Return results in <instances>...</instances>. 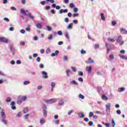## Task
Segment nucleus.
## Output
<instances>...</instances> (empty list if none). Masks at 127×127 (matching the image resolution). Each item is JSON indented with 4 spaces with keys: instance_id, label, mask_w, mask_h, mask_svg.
<instances>
[{
    "instance_id": "nucleus-53",
    "label": "nucleus",
    "mask_w": 127,
    "mask_h": 127,
    "mask_svg": "<svg viewBox=\"0 0 127 127\" xmlns=\"http://www.w3.org/2000/svg\"><path fill=\"white\" fill-rule=\"evenodd\" d=\"M20 45L22 46H24L25 45V42L21 41L20 42Z\"/></svg>"
},
{
    "instance_id": "nucleus-34",
    "label": "nucleus",
    "mask_w": 127,
    "mask_h": 127,
    "mask_svg": "<svg viewBox=\"0 0 127 127\" xmlns=\"http://www.w3.org/2000/svg\"><path fill=\"white\" fill-rule=\"evenodd\" d=\"M95 114H97L98 115H103L104 113L101 111H95Z\"/></svg>"
},
{
    "instance_id": "nucleus-18",
    "label": "nucleus",
    "mask_w": 127,
    "mask_h": 127,
    "mask_svg": "<svg viewBox=\"0 0 127 127\" xmlns=\"http://www.w3.org/2000/svg\"><path fill=\"white\" fill-rule=\"evenodd\" d=\"M66 75L68 77H69V73H70V74H72V71H71V70L70 69H66Z\"/></svg>"
},
{
    "instance_id": "nucleus-45",
    "label": "nucleus",
    "mask_w": 127,
    "mask_h": 127,
    "mask_svg": "<svg viewBox=\"0 0 127 127\" xmlns=\"http://www.w3.org/2000/svg\"><path fill=\"white\" fill-rule=\"evenodd\" d=\"M55 85H56V84L55 82H52L51 84L52 88H54L55 87Z\"/></svg>"
},
{
    "instance_id": "nucleus-20",
    "label": "nucleus",
    "mask_w": 127,
    "mask_h": 127,
    "mask_svg": "<svg viewBox=\"0 0 127 127\" xmlns=\"http://www.w3.org/2000/svg\"><path fill=\"white\" fill-rule=\"evenodd\" d=\"M73 26V23H70L67 26V28H68V29H72V27Z\"/></svg>"
},
{
    "instance_id": "nucleus-56",
    "label": "nucleus",
    "mask_w": 127,
    "mask_h": 127,
    "mask_svg": "<svg viewBox=\"0 0 127 127\" xmlns=\"http://www.w3.org/2000/svg\"><path fill=\"white\" fill-rule=\"evenodd\" d=\"M64 20L65 22H66V23H68V22H69V18H65Z\"/></svg>"
},
{
    "instance_id": "nucleus-41",
    "label": "nucleus",
    "mask_w": 127,
    "mask_h": 127,
    "mask_svg": "<svg viewBox=\"0 0 127 127\" xmlns=\"http://www.w3.org/2000/svg\"><path fill=\"white\" fill-rule=\"evenodd\" d=\"M69 6L71 7V8H73V7H75V4L73 3H71L69 4Z\"/></svg>"
},
{
    "instance_id": "nucleus-59",
    "label": "nucleus",
    "mask_w": 127,
    "mask_h": 127,
    "mask_svg": "<svg viewBox=\"0 0 127 127\" xmlns=\"http://www.w3.org/2000/svg\"><path fill=\"white\" fill-rule=\"evenodd\" d=\"M46 3H47V2H46L45 1H42L41 2V4H42V5H45Z\"/></svg>"
},
{
    "instance_id": "nucleus-10",
    "label": "nucleus",
    "mask_w": 127,
    "mask_h": 127,
    "mask_svg": "<svg viewBox=\"0 0 127 127\" xmlns=\"http://www.w3.org/2000/svg\"><path fill=\"white\" fill-rule=\"evenodd\" d=\"M0 115L1 118H3V119H5L6 118V116L5 115V113H4V112H0Z\"/></svg>"
},
{
    "instance_id": "nucleus-61",
    "label": "nucleus",
    "mask_w": 127,
    "mask_h": 127,
    "mask_svg": "<svg viewBox=\"0 0 127 127\" xmlns=\"http://www.w3.org/2000/svg\"><path fill=\"white\" fill-rule=\"evenodd\" d=\"M20 32L21 33H22V34H24V33H25V30H24V29H21Z\"/></svg>"
},
{
    "instance_id": "nucleus-13",
    "label": "nucleus",
    "mask_w": 127,
    "mask_h": 127,
    "mask_svg": "<svg viewBox=\"0 0 127 127\" xmlns=\"http://www.w3.org/2000/svg\"><path fill=\"white\" fill-rule=\"evenodd\" d=\"M69 84L70 85H78V83H77L75 80H72L71 81H70Z\"/></svg>"
},
{
    "instance_id": "nucleus-7",
    "label": "nucleus",
    "mask_w": 127,
    "mask_h": 127,
    "mask_svg": "<svg viewBox=\"0 0 127 127\" xmlns=\"http://www.w3.org/2000/svg\"><path fill=\"white\" fill-rule=\"evenodd\" d=\"M85 62L87 64L95 63V62L94 61V60H93V59H92V58H90L89 59V62L86 61Z\"/></svg>"
},
{
    "instance_id": "nucleus-44",
    "label": "nucleus",
    "mask_w": 127,
    "mask_h": 127,
    "mask_svg": "<svg viewBox=\"0 0 127 127\" xmlns=\"http://www.w3.org/2000/svg\"><path fill=\"white\" fill-rule=\"evenodd\" d=\"M78 75L79 76H84V73L83 71H78Z\"/></svg>"
},
{
    "instance_id": "nucleus-50",
    "label": "nucleus",
    "mask_w": 127,
    "mask_h": 127,
    "mask_svg": "<svg viewBox=\"0 0 127 127\" xmlns=\"http://www.w3.org/2000/svg\"><path fill=\"white\" fill-rule=\"evenodd\" d=\"M29 27H30V25H28V27L26 28V31H28V32L30 31L31 29L29 28Z\"/></svg>"
},
{
    "instance_id": "nucleus-31",
    "label": "nucleus",
    "mask_w": 127,
    "mask_h": 127,
    "mask_svg": "<svg viewBox=\"0 0 127 127\" xmlns=\"http://www.w3.org/2000/svg\"><path fill=\"white\" fill-rule=\"evenodd\" d=\"M28 117H29V114H27L26 115H25L23 118H24L25 120H27V119L28 118Z\"/></svg>"
},
{
    "instance_id": "nucleus-62",
    "label": "nucleus",
    "mask_w": 127,
    "mask_h": 127,
    "mask_svg": "<svg viewBox=\"0 0 127 127\" xmlns=\"http://www.w3.org/2000/svg\"><path fill=\"white\" fill-rule=\"evenodd\" d=\"M73 112H74L73 110H71L70 111H69L67 113L68 116H70L71 115V114H72V113H73Z\"/></svg>"
},
{
    "instance_id": "nucleus-14",
    "label": "nucleus",
    "mask_w": 127,
    "mask_h": 127,
    "mask_svg": "<svg viewBox=\"0 0 127 127\" xmlns=\"http://www.w3.org/2000/svg\"><path fill=\"white\" fill-rule=\"evenodd\" d=\"M58 105L59 106H63V105H64V100H60L58 103Z\"/></svg>"
},
{
    "instance_id": "nucleus-25",
    "label": "nucleus",
    "mask_w": 127,
    "mask_h": 127,
    "mask_svg": "<svg viewBox=\"0 0 127 127\" xmlns=\"http://www.w3.org/2000/svg\"><path fill=\"white\" fill-rule=\"evenodd\" d=\"M102 99L103 100H105V101H107L108 100V97L106 96L105 94L102 95Z\"/></svg>"
},
{
    "instance_id": "nucleus-58",
    "label": "nucleus",
    "mask_w": 127,
    "mask_h": 127,
    "mask_svg": "<svg viewBox=\"0 0 127 127\" xmlns=\"http://www.w3.org/2000/svg\"><path fill=\"white\" fill-rule=\"evenodd\" d=\"M116 113L117 115H121V114H122V112H121V110H117Z\"/></svg>"
},
{
    "instance_id": "nucleus-32",
    "label": "nucleus",
    "mask_w": 127,
    "mask_h": 127,
    "mask_svg": "<svg viewBox=\"0 0 127 127\" xmlns=\"http://www.w3.org/2000/svg\"><path fill=\"white\" fill-rule=\"evenodd\" d=\"M79 99H82V100H84V99H85V96L80 94L79 95Z\"/></svg>"
},
{
    "instance_id": "nucleus-9",
    "label": "nucleus",
    "mask_w": 127,
    "mask_h": 127,
    "mask_svg": "<svg viewBox=\"0 0 127 127\" xmlns=\"http://www.w3.org/2000/svg\"><path fill=\"white\" fill-rule=\"evenodd\" d=\"M119 56L121 57L122 59L124 60H127V57L126 56L122 55L121 54L119 55Z\"/></svg>"
},
{
    "instance_id": "nucleus-17",
    "label": "nucleus",
    "mask_w": 127,
    "mask_h": 127,
    "mask_svg": "<svg viewBox=\"0 0 127 127\" xmlns=\"http://www.w3.org/2000/svg\"><path fill=\"white\" fill-rule=\"evenodd\" d=\"M78 117L79 118H84L85 115L82 112H80L78 114Z\"/></svg>"
},
{
    "instance_id": "nucleus-30",
    "label": "nucleus",
    "mask_w": 127,
    "mask_h": 127,
    "mask_svg": "<svg viewBox=\"0 0 127 127\" xmlns=\"http://www.w3.org/2000/svg\"><path fill=\"white\" fill-rule=\"evenodd\" d=\"M106 109H111V103H108L106 105Z\"/></svg>"
},
{
    "instance_id": "nucleus-51",
    "label": "nucleus",
    "mask_w": 127,
    "mask_h": 127,
    "mask_svg": "<svg viewBox=\"0 0 127 127\" xmlns=\"http://www.w3.org/2000/svg\"><path fill=\"white\" fill-rule=\"evenodd\" d=\"M26 99H27L26 98V96H23L22 98H21V101H26Z\"/></svg>"
},
{
    "instance_id": "nucleus-42",
    "label": "nucleus",
    "mask_w": 127,
    "mask_h": 127,
    "mask_svg": "<svg viewBox=\"0 0 127 127\" xmlns=\"http://www.w3.org/2000/svg\"><path fill=\"white\" fill-rule=\"evenodd\" d=\"M71 69H72L73 72H77V68L75 67H71Z\"/></svg>"
},
{
    "instance_id": "nucleus-3",
    "label": "nucleus",
    "mask_w": 127,
    "mask_h": 127,
    "mask_svg": "<svg viewBox=\"0 0 127 127\" xmlns=\"http://www.w3.org/2000/svg\"><path fill=\"white\" fill-rule=\"evenodd\" d=\"M0 42H3V43H8V40L4 37H0Z\"/></svg>"
},
{
    "instance_id": "nucleus-57",
    "label": "nucleus",
    "mask_w": 127,
    "mask_h": 127,
    "mask_svg": "<svg viewBox=\"0 0 127 127\" xmlns=\"http://www.w3.org/2000/svg\"><path fill=\"white\" fill-rule=\"evenodd\" d=\"M58 35H63V33H62V31H59L58 32Z\"/></svg>"
},
{
    "instance_id": "nucleus-22",
    "label": "nucleus",
    "mask_w": 127,
    "mask_h": 127,
    "mask_svg": "<svg viewBox=\"0 0 127 127\" xmlns=\"http://www.w3.org/2000/svg\"><path fill=\"white\" fill-rule=\"evenodd\" d=\"M123 39V38L121 36H119L117 40V42H121L122 41V40Z\"/></svg>"
},
{
    "instance_id": "nucleus-28",
    "label": "nucleus",
    "mask_w": 127,
    "mask_h": 127,
    "mask_svg": "<svg viewBox=\"0 0 127 127\" xmlns=\"http://www.w3.org/2000/svg\"><path fill=\"white\" fill-rule=\"evenodd\" d=\"M46 27L47 28V30H48V31H51V30H52V28H51V27L49 26H46Z\"/></svg>"
},
{
    "instance_id": "nucleus-36",
    "label": "nucleus",
    "mask_w": 127,
    "mask_h": 127,
    "mask_svg": "<svg viewBox=\"0 0 127 127\" xmlns=\"http://www.w3.org/2000/svg\"><path fill=\"white\" fill-rule=\"evenodd\" d=\"M6 102L7 103H9V102H11V99L10 98V97H7L6 98Z\"/></svg>"
},
{
    "instance_id": "nucleus-48",
    "label": "nucleus",
    "mask_w": 127,
    "mask_h": 127,
    "mask_svg": "<svg viewBox=\"0 0 127 127\" xmlns=\"http://www.w3.org/2000/svg\"><path fill=\"white\" fill-rule=\"evenodd\" d=\"M45 121H44V120H42L41 119L40 121V124H41V125H42V124H45Z\"/></svg>"
},
{
    "instance_id": "nucleus-49",
    "label": "nucleus",
    "mask_w": 127,
    "mask_h": 127,
    "mask_svg": "<svg viewBox=\"0 0 127 127\" xmlns=\"http://www.w3.org/2000/svg\"><path fill=\"white\" fill-rule=\"evenodd\" d=\"M3 20L6 21V22H9V19L6 17L3 18Z\"/></svg>"
},
{
    "instance_id": "nucleus-19",
    "label": "nucleus",
    "mask_w": 127,
    "mask_h": 127,
    "mask_svg": "<svg viewBox=\"0 0 127 127\" xmlns=\"http://www.w3.org/2000/svg\"><path fill=\"white\" fill-rule=\"evenodd\" d=\"M28 17L31 18V19H34V16L31 15V13H29L27 15Z\"/></svg>"
},
{
    "instance_id": "nucleus-40",
    "label": "nucleus",
    "mask_w": 127,
    "mask_h": 127,
    "mask_svg": "<svg viewBox=\"0 0 127 127\" xmlns=\"http://www.w3.org/2000/svg\"><path fill=\"white\" fill-rule=\"evenodd\" d=\"M80 53H81V54H86L87 53V52H86V51L82 49L80 51Z\"/></svg>"
},
{
    "instance_id": "nucleus-5",
    "label": "nucleus",
    "mask_w": 127,
    "mask_h": 127,
    "mask_svg": "<svg viewBox=\"0 0 127 127\" xmlns=\"http://www.w3.org/2000/svg\"><path fill=\"white\" fill-rule=\"evenodd\" d=\"M68 12V10L67 9H61L60 10L59 13H61V14H62V13H66Z\"/></svg>"
},
{
    "instance_id": "nucleus-43",
    "label": "nucleus",
    "mask_w": 127,
    "mask_h": 127,
    "mask_svg": "<svg viewBox=\"0 0 127 127\" xmlns=\"http://www.w3.org/2000/svg\"><path fill=\"white\" fill-rule=\"evenodd\" d=\"M94 116V113L92 112H90L89 114V118H92Z\"/></svg>"
},
{
    "instance_id": "nucleus-46",
    "label": "nucleus",
    "mask_w": 127,
    "mask_h": 127,
    "mask_svg": "<svg viewBox=\"0 0 127 127\" xmlns=\"http://www.w3.org/2000/svg\"><path fill=\"white\" fill-rule=\"evenodd\" d=\"M50 48H47V50H46V53L47 54H48L49 53H50Z\"/></svg>"
},
{
    "instance_id": "nucleus-26",
    "label": "nucleus",
    "mask_w": 127,
    "mask_h": 127,
    "mask_svg": "<svg viewBox=\"0 0 127 127\" xmlns=\"http://www.w3.org/2000/svg\"><path fill=\"white\" fill-rule=\"evenodd\" d=\"M65 36L66 39H70V37L69 36V33H68L67 32H66L65 33Z\"/></svg>"
},
{
    "instance_id": "nucleus-11",
    "label": "nucleus",
    "mask_w": 127,
    "mask_h": 127,
    "mask_svg": "<svg viewBox=\"0 0 127 127\" xmlns=\"http://www.w3.org/2000/svg\"><path fill=\"white\" fill-rule=\"evenodd\" d=\"M86 70L88 72V73H91L92 71V66H87Z\"/></svg>"
},
{
    "instance_id": "nucleus-55",
    "label": "nucleus",
    "mask_w": 127,
    "mask_h": 127,
    "mask_svg": "<svg viewBox=\"0 0 127 127\" xmlns=\"http://www.w3.org/2000/svg\"><path fill=\"white\" fill-rule=\"evenodd\" d=\"M78 8H77V7H74V8H73V11H74V12H78Z\"/></svg>"
},
{
    "instance_id": "nucleus-15",
    "label": "nucleus",
    "mask_w": 127,
    "mask_h": 127,
    "mask_svg": "<svg viewBox=\"0 0 127 127\" xmlns=\"http://www.w3.org/2000/svg\"><path fill=\"white\" fill-rule=\"evenodd\" d=\"M101 19L103 20V21H105L106 20V18H105V14L104 13H101Z\"/></svg>"
},
{
    "instance_id": "nucleus-33",
    "label": "nucleus",
    "mask_w": 127,
    "mask_h": 127,
    "mask_svg": "<svg viewBox=\"0 0 127 127\" xmlns=\"http://www.w3.org/2000/svg\"><path fill=\"white\" fill-rule=\"evenodd\" d=\"M48 39L49 40H51L53 39V35H49Z\"/></svg>"
},
{
    "instance_id": "nucleus-60",
    "label": "nucleus",
    "mask_w": 127,
    "mask_h": 127,
    "mask_svg": "<svg viewBox=\"0 0 127 127\" xmlns=\"http://www.w3.org/2000/svg\"><path fill=\"white\" fill-rule=\"evenodd\" d=\"M112 124H113V127H115V126H116V122H115L114 120H112Z\"/></svg>"
},
{
    "instance_id": "nucleus-16",
    "label": "nucleus",
    "mask_w": 127,
    "mask_h": 127,
    "mask_svg": "<svg viewBox=\"0 0 127 127\" xmlns=\"http://www.w3.org/2000/svg\"><path fill=\"white\" fill-rule=\"evenodd\" d=\"M20 12H21V13H23V14H24L25 15H27V14L26 13V11L24 9H21Z\"/></svg>"
},
{
    "instance_id": "nucleus-52",
    "label": "nucleus",
    "mask_w": 127,
    "mask_h": 127,
    "mask_svg": "<svg viewBox=\"0 0 127 127\" xmlns=\"http://www.w3.org/2000/svg\"><path fill=\"white\" fill-rule=\"evenodd\" d=\"M97 89H98V91L99 93H100V92H101V91H102V87H101V86H98L97 87Z\"/></svg>"
},
{
    "instance_id": "nucleus-12",
    "label": "nucleus",
    "mask_w": 127,
    "mask_h": 127,
    "mask_svg": "<svg viewBox=\"0 0 127 127\" xmlns=\"http://www.w3.org/2000/svg\"><path fill=\"white\" fill-rule=\"evenodd\" d=\"M36 26V27H37V28H39V29L42 28V25H41V24H40V23H37Z\"/></svg>"
},
{
    "instance_id": "nucleus-37",
    "label": "nucleus",
    "mask_w": 127,
    "mask_h": 127,
    "mask_svg": "<svg viewBox=\"0 0 127 127\" xmlns=\"http://www.w3.org/2000/svg\"><path fill=\"white\" fill-rule=\"evenodd\" d=\"M73 17H76L79 16V14L78 13H74L72 14Z\"/></svg>"
},
{
    "instance_id": "nucleus-38",
    "label": "nucleus",
    "mask_w": 127,
    "mask_h": 127,
    "mask_svg": "<svg viewBox=\"0 0 127 127\" xmlns=\"http://www.w3.org/2000/svg\"><path fill=\"white\" fill-rule=\"evenodd\" d=\"M126 90V88L125 87H122L120 89H119V92H124Z\"/></svg>"
},
{
    "instance_id": "nucleus-1",
    "label": "nucleus",
    "mask_w": 127,
    "mask_h": 127,
    "mask_svg": "<svg viewBox=\"0 0 127 127\" xmlns=\"http://www.w3.org/2000/svg\"><path fill=\"white\" fill-rule=\"evenodd\" d=\"M42 108L43 112L44 117L46 118V117H47V111H46L47 110V106H46L45 104H43Z\"/></svg>"
},
{
    "instance_id": "nucleus-47",
    "label": "nucleus",
    "mask_w": 127,
    "mask_h": 127,
    "mask_svg": "<svg viewBox=\"0 0 127 127\" xmlns=\"http://www.w3.org/2000/svg\"><path fill=\"white\" fill-rule=\"evenodd\" d=\"M16 117H17L18 118H20V117H21V112H19V113L16 115Z\"/></svg>"
},
{
    "instance_id": "nucleus-27",
    "label": "nucleus",
    "mask_w": 127,
    "mask_h": 127,
    "mask_svg": "<svg viewBox=\"0 0 127 127\" xmlns=\"http://www.w3.org/2000/svg\"><path fill=\"white\" fill-rule=\"evenodd\" d=\"M106 114L107 115H110L111 112V108H106Z\"/></svg>"
},
{
    "instance_id": "nucleus-64",
    "label": "nucleus",
    "mask_w": 127,
    "mask_h": 127,
    "mask_svg": "<svg viewBox=\"0 0 127 127\" xmlns=\"http://www.w3.org/2000/svg\"><path fill=\"white\" fill-rule=\"evenodd\" d=\"M37 62H40V57H38L36 59Z\"/></svg>"
},
{
    "instance_id": "nucleus-21",
    "label": "nucleus",
    "mask_w": 127,
    "mask_h": 127,
    "mask_svg": "<svg viewBox=\"0 0 127 127\" xmlns=\"http://www.w3.org/2000/svg\"><path fill=\"white\" fill-rule=\"evenodd\" d=\"M121 32L123 34H127V30H126L125 29H121Z\"/></svg>"
},
{
    "instance_id": "nucleus-54",
    "label": "nucleus",
    "mask_w": 127,
    "mask_h": 127,
    "mask_svg": "<svg viewBox=\"0 0 127 127\" xmlns=\"http://www.w3.org/2000/svg\"><path fill=\"white\" fill-rule=\"evenodd\" d=\"M63 59H64V61H67L68 60V58L65 56H64Z\"/></svg>"
},
{
    "instance_id": "nucleus-39",
    "label": "nucleus",
    "mask_w": 127,
    "mask_h": 127,
    "mask_svg": "<svg viewBox=\"0 0 127 127\" xmlns=\"http://www.w3.org/2000/svg\"><path fill=\"white\" fill-rule=\"evenodd\" d=\"M109 57H110V59H112V60H114V59H115V56L113 54L110 55L109 56Z\"/></svg>"
},
{
    "instance_id": "nucleus-29",
    "label": "nucleus",
    "mask_w": 127,
    "mask_h": 127,
    "mask_svg": "<svg viewBox=\"0 0 127 127\" xmlns=\"http://www.w3.org/2000/svg\"><path fill=\"white\" fill-rule=\"evenodd\" d=\"M1 123H2V124H4V125H7V122H6V120H4L3 118L1 119Z\"/></svg>"
},
{
    "instance_id": "nucleus-6",
    "label": "nucleus",
    "mask_w": 127,
    "mask_h": 127,
    "mask_svg": "<svg viewBox=\"0 0 127 127\" xmlns=\"http://www.w3.org/2000/svg\"><path fill=\"white\" fill-rule=\"evenodd\" d=\"M9 47L10 48L11 52L12 53V55H13V52H14V51H15L14 48H13V46L10 45V46H9Z\"/></svg>"
},
{
    "instance_id": "nucleus-2",
    "label": "nucleus",
    "mask_w": 127,
    "mask_h": 127,
    "mask_svg": "<svg viewBox=\"0 0 127 127\" xmlns=\"http://www.w3.org/2000/svg\"><path fill=\"white\" fill-rule=\"evenodd\" d=\"M56 102H57V99L55 98L46 101V103H47V104H53V103H56Z\"/></svg>"
},
{
    "instance_id": "nucleus-23",
    "label": "nucleus",
    "mask_w": 127,
    "mask_h": 127,
    "mask_svg": "<svg viewBox=\"0 0 127 127\" xmlns=\"http://www.w3.org/2000/svg\"><path fill=\"white\" fill-rule=\"evenodd\" d=\"M23 113H24V114H27V113H28V108H24L23 110Z\"/></svg>"
},
{
    "instance_id": "nucleus-4",
    "label": "nucleus",
    "mask_w": 127,
    "mask_h": 127,
    "mask_svg": "<svg viewBox=\"0 0 127 127\" xmlns=\"http://www.w3.org/2000/svg\"><path fill=\"white\" fill-rule=\"evenodd\" d=\"M42 78H44V79H47V78H48V74H47V72H46V71H42Z\"/></svg>"
},
{
    "instance_id": "nucleus-24",
    "label": "nucleus",
    "mask_w": 127,
    "mask_h": 127,
    "mask_svg": "<svg viewBox=\"0 0 127 127\" xmlns=\"http://www.w3.org/2000/svg\"><path fill=\"white\" fill-rule=\"evenodd\" d=\"M29 84H30V81L28 80H26L23 82V85H29Z\"/></svg>"
},
{
    "instance_id": "nucleus-63",
    "label": "nucleus",
    "mask_w": 127,
    "mask_h": 127,
    "mask_svg": "<svg viewBox=\"0 0 127 127\" xmlns=\"http://www.w3.org/2000/svg\"><path fill=\"white\" fill-rule=\"evenodd\" d=\"M78 81H79V82H83L84 80L82 78V77H79Z\"/></svg>"
},
{
    "instance_id": "nucleus-8",
    "label": "nucleus",
    "mask_w": 127,
    "mask_h": 127,
    "mask_svg": "<svg viewBox=\"0 0 127 127\" xmlns=\"http://www.w3.org/2000/svg\"><path fill=\"white\" fill-rule=\"evenodd\" d=\"M105 46L107 48V50H111V46L109 43H106Z\"/></svg>"
},
{
    "instance_id": "nucleus-35",
    "label": "nucleus",
    "mask_w": 127,
    "mask_h": 127,
    "mask_svg": "<svg viewBox=\"0 0 127 127\" xmlns=\"http://www.w3.org/2000/svg\"><path fill=\"white\" fill-rule=\"evenodd\" d=\"M108 41H110V42H115V40L114 39H112L111 38H108Z\"/></svg>"
}]
</instances>
